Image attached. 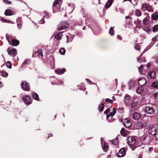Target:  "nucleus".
Returning <instances> with one entry per match:
<instances>
[{
  "instance_id": "1",
  "label": "nucleus",
  "mask_w": 158,
  "mask_h": 158,
  "mask_svg": "<svg viewBox=\"0 0 158 158\" xmlns=\"http://www.w3.org/2000/svg\"><path fill=\"white\" fill-rule=\"evenodd\" d=\"M127 143L132 150H134L136 147L134 146L136 142L135 139L133 137H129L127 138Z\"/></svg>"
},
{
  "instance_id": "2",
  "label": "nucleus",
  "mask_w": 158,
  "mask_h": 158,
  "mask_svg": "<svg viewBox=\"0 0 158 158\" xmlns=\"http://www.w3.org/2000/svg\"><path fill=\"white\" fill-rule=\"evenodd\" d=\"M69 26L68 23L65 21H62L58 25L57 29L60 31L66 29Z\"/></svg>"
},
{
  "instance_id": "3",
  "label": "nucleus",
  "mask_w": 158,
  "mask_h": 158,
  "mask_svg": "<svg viewBox=\"0 0 158 158\" xmlns=\"http://www.w3.org/2000/svg\"><path fill=\"white\" fill-rule=\"evenodd\" d=\"M21 88L24 90L28 91L30 90L29 83L26 82H23L21 85Z\"/></svg>"
},
{
  "instance_id": "4",
  "label": "nucleus",
  "mask_w": 158,
  "mask_h": 158,
  "mask_svg": "<svg viewBox=\"0 0 158 158\" xmlns=\"http://www.w3.org/2000/svg\"><path fill=\"white\" fill-rule=\"evenodd\" d=\"M126 153L124 148H122L119 151L117 154V156L119 157L124 156L125 155Z\"/></svg>"
},
{
  "instance_id": "5",
  "label": "nucleus",
  "mask_w": 158,
  "mask_h": 158,
  "mask_svg": "<svg viewBox=\"0 0 158 158\" xmlns=\"http://www.w3.org/2000/svg\"><path fill=\"white\" fill-rule=\"evenodd\" d=\"M23 99L24 102L26 104H29L32 102V99L31 98H30L29 96L27 95L25 98L23 97Z\"/></svg>"
},
{
  "instance_id": "6",
  "label": "nucleus",
  "mask_w": 158,
  "mask_h": 158,
  "mask_svg": "<svg viewBox=\"0 0 158 158\" xmlns=\"http://www.w3.org/2000/svg\"><path fill=\"white\" fill-rule=\"evenodd\" d=\"M116 113L115 109L114 108L113 109V111L111 112H110L107 114L106 116V119L108 120L109 122H112V121H110L109 118L111 119L112 118V117Z\"/></svg>"
},
{
  "instance_id": "7",
  "label": "nucleus",
  "mask_w": 158,
  "mask_h": 158,
  "mask_svg": "<svg viewBox=\"0 0 158 158\" xmlns=\"http://www.w3.org/2000/svg\"><path fill=\"white\" fill-rule=\"evenodd\" d=\"M124 124L125 127H130L131 126V123L129 120L126 118L124 120Z\"/></svg>"
},
{
  "instance_id": "8",
  "label": "nucleus",
  "mask_w": 158,
  "mask_h": 158,
  "mask_svg": "<svg viewBox=\"0 0 158 158\" xmlns=\"http://www.w3.org/2000/svg\"><path fill=\"white\" fill-rule=\"evenodd\" d=\"M146 82V79L142 77L139 78L138 81V83L141 86L144 85Z\"/></svg>"
},
{
  "instance_id": "9",
  "label": "nucleus",
  "mask_w": 158,
  "mask_h": 158,
  "mask_svg": "<svg viewBox=\"0 0 158 158\" xmlns=\"http://www.w3.org/2000/svg\"><path fill=\"white\" fill-rule=\"evenodd\" d=\"M145 112L147 114H153L154 112V110L153 107H147L145 109Z\"/></svg>"
},
{
  "instance_id": "10",
  "label": "nucleus",
  "mask_w": 158,
  "mask_h": 158,
  "mask_svg": "<svg viewBox=\"0 0 158 158\" xmlns=\"http://www.w3.org/2000/svg\"><path fill=\"white\" fill-rule=\"evenodd\" d=\"M66 71L65 69H58L55 70V72L56 73L59 75H61L64 73Z\"/></svg>"
},
{
  "instance_id": "11",
  "label": "nucleus",
  "mask_w": 158,
  "mask_h": 158,
  "mask_svg": "<svg viewBox=\"0 0 158 158\" xmlns=\"http://www.w3.org/2000/svg\"><path fill=\"white\" fill-rule=\"evenodd\" d=\"M140 116L138 113L135 112L133 114V119L138 120L140 118Z\"/></svg>"
},
{
  "instance_id": "12",
  "label": "nucleus",
  "mask_w": 158,
  "mask_h": 158,
  "mask_svg": "<svg viewBox=\"0 0 158 158\" xmlns=\"http://www.w3.org/2000/svg\"><path fill=\"white\" fill-rule=\"evenodd\" d=\"M8 53L11 56L14 57L17 54L16 50L15 49H13L10 51Z\"/></svg>"
},
{
  "instance_id": "13",
  "label": "nucleus",
  "mask_w": 158,
  "mask_h": 158,
  "mask_svg": "<svg viewBox=\"0 0 158 158\" xmlns=\"http://www.w3.org/2000/svg\"><path fill=\"white\" fill-rule=\"evenodd\" d=\"M41 56L42 57L43 56L42 53V51L41 49H39L38 51L35 52L34 54V56Z\"/></svg>"
},
{
  "instance_id": "14",
  "label": "nucleus",
  "mask_w": 158,
  "mask_h": 158,
  "mask_svg": "<svg viewBox=\"0 0 158 158\" xmlns=\"http://www.w3.org/2000/svg\"><path fill=\"white\" fill-rule=\"evenodd\" d=\"M148 77L150 79H154L155 78V72L151 71L148 74Z\"/></svg>"
},
{
  "instance_id": "15",
  "label": "nucleus",
  "mask_w": 158,
  "mask_h": 158,
  "mask_svg": "<svg viewBox=\"0 0 158 158\" xmlns=\"http://www.w3.org/2000/svg\"><path fill=\"white\" fill-rule=\"evenodd\" d=\"M113 0H108L105 5L106 8H108L110 7L112 4Z\"/></svg>"
},
{
  "instance_id": "16",
  "label": "nucleus",
  "mask_w": 158,
  "mask_h": 158,
  "mask_svg": "<svg viewBox=\"0 0 158 158\" xmlns=\"http://www.w3.org/2000/svg\"><path fill=\"white\" fill-rule=\"evenodd\" d=\"M12 45L13 46H16L19 44V41L13 39L11 40Z\"/></svg>"
},
{
  "instance_id": "17",
  "label": "nucleus",
  "mask_w": 158,
  "mask_h": 158,
  "mask_svg": "<svg viewBox=\"0 0 158 158\" xmlns=\"http://www.w3.org/2000/svg\"><path fill=\"white\" fill-rule=\"evenodd\" d=\"M5 15L7 16H10L12 15L11 10L10 9L6 10L5 12Z\"/></svg>"
},
{
  "instance_id": "18",
  "label": "nucleus",
  "mask_w": 158,
  "mask_h": 158,
  "mask_svg": "<svg viewBox=\"0 0 158 158\" xmlns=\"http://www.w3.org/2000/svg\"><path fill=\"white\" fill-rule=\"evenodd\" d=\"M152 19L154 20H156L158 19V14L155 13L153 14L152 15Z\"/></svg>"
},
{
  "instance_id": "19",
  "label": "nucleus",
  "mask_w": 158,
  "mask_h": 158,
  "mask_svg": "<svg viewBox=\"0 0 158 158\" xmlns=\"http://www.w3.org/2000/svg\"><path fill=\"white\" fill-rule=\"evenodd\" d=\"M120 133L122 135L124 136H126L127 134V132L125 130V129L123 128L121 130Z\"/></svg>"
},
{
  "instance_id": "20",
  "label": "nucleus",
  "mask_w": 158,
  "mask_h": 158,
  "mask_svg": "<svg viewBox=\"0 0 158 158\" xmlns=\"http://www.w3.org/2000/svg\"><path fill=\"white\" fill-rule=\"evenodd\" d=\"M61 0H56L55 1V2L53 3V12H54V9L55 7L57 4H58V3H59L61 1Z\"/></svg>"
},
{
  "instance_id": "21",
  "label": "nucleus",
  "mask_w": 158,
  "mask_h": 158,
  "mask_svg": "<svg viewBox=\"0 0 158 158\" xmlns=\"http://www.w3.org/2000/svg\"><path fill=\"white\" fill-rule=\"evenodd\" d=\"M143 89L142 87H139L136 90V92L138 94H141L143 92Z\"/></svg>"
},
{
  "instance_id": "22",
  "label": "nucleus",
  "mask_w": 158,
  "mask_h": 158,
  "mask_svg": "<svg viewBox=\"0 0 158 158\" xmlns=\"http://www.w3.org/2000/svg\"><path fill=\"white\" fill-rule=\"evenodd\" d=\"M136 125L138 129H140L143 127V124L142 123L140 122H137Z\"/></svg>"
},
{
  "instance_id": "23",
  "label": "nucleus",
  "mask_w": 158,
  "mask_h": 158,
  "mask_svg": "<svg viewBox=\"0 0 158 158\" xmlns=\"http://www.w3.org/2000/svg\"><path fill=\"white\" fill-rule=\"evenodd\" d=\"M104 107V104L101 103L99 104L98 106V110L100 111H102Z\"/></svg>"
},
{
  "instance_id": "24",
  "label": "nucleus",
  "mask_w": 158,
  "mask_h": 158,
  "mask_svg": "<svg viewBox=\"0 0 158 158\" xmlns=\"http://www.w3.org/2000/svg\"><path fill=\"white\" fill-rule=\"evenodd\" d=\"M62 35H63L62 33H60L57 34L55 36V38L56 39L59 40L61 39V37L62 36Z\"/></svg>"
},
{
  "instance_id": "25",
  "label": "nucleus",
  "mask_w": 158,
  "mask_h": 158,
  "mask_svg": "<svg viewBox=\"0 0 158 158\" xmlns=\"http://www.w3.org/2000/svg\"><path fill=\"white\" fill-rule=\"evenodd\" d=\"M152 86L154 88L158 87V82L156 81L153 82L152 84Z\"/></svg>"
},
{
  "instance_id": "26",
  "label": "nucleus",
  "mask_w": 158,
  "mask_h": 158,
  "mask_svg": "<svg viewBox=\"0 0 158 158\" xmlns=\"http://www.w3.org/2000/svg\"><path fill=\"white\" fill-rule=\"evenodd\" d=\"M143 30L148 33H149L151 31V28L149 26H148L143 28Z\"/></svg>"
},
{
  "instance_id": "27",
  "label": "nucleus",
  "mask_w": 158,
  "mask_h": 158,
  "mask_svg": "<svg viewBox=\"0 0 158 158\" xmlns=\"http://www.w3.org/2000/svg\"><path fill=\"white\" fill-rule=\"evenodd\" d=\"M102 148L103 150L106 152L108 148V146L106 143H104Z\"/></svg>"
},
{
  "instance_id": "28",
  "label": "nucleus",
  "mask_w": 158,
  "mask_h": 158,
  "mask_svg": "<svg viewBox=\"0 0 158 158\" xmlns=\"http://www.w3.org/2000/svg\"><path fill=\"white\" fill-rule=\"evenodd\" d=\"M129 85L130 88L133 87L134 85V81L132 80H130L129 82Z\"/></svg>"
},
{
  "instance_id": "29",
  "label": "nucleus",
  "mask_w": 158,
  "mask_h": 158,
  "mask_svg": "<svg viewBox=\"0 0 158 158\" xmlns=\"http://www.w3.org/2000/svg\"><path fill=\"white\" fill-rule=\"evenodd\" d=\"M112 143L114 145H117L118 144V139L117 137L115 139H114L113 140L111 141Z\"/></svg>"
},
{
  "instance_id": "30",
  "label": "nucleus",
  "mask_w": 158,
  "mask_h": 158,
  "mask_svg": "<svg viewBox=\"0 0 158 158\" xmlns=\"http://www.w3.org/2000/svg\"><path fill=\"white\" fill-rule=\"evenodd\" d=\"M135 14L137 16H140L141 15V12L139 9H137L135 11Z\"/></svg>"
},
{
  "instance_id": "31",
  "label": "nucleus",
  "mask_w": 158,
  "mask_h": 158,
  "mask_svg": "<svg viewBox=\"0 0 158 158\" xmlns=\"http://www.w3.org/2000/svg\"><path fill=\"white\" fill-rule=\"evenodd\" d=\"M155 131L156 129L154 128L153 129L152 128H150L149 129L150 133L152 135H153L155 134Z\"/></svg>"
},
{
  "instance_id": "32",
  "label": "nucleus",
  "mask_w": 158,
  "mask_h": 158,
  "mask_svg": "<svg viewBox=\"0 0 158 158\" xmlns=\"http://www.w3.org/2000/svg\"><path fill=\"white\" fill-rule=\"evenodd\" d=\"M33 98L36 100L38 101H40V99L39 98V96L37 94H34L33 96Z\"/></svg>"
},
{
  "instance_id": "33",
  "label": "nucleus",
  "mask_w": 158,
  "mask_h": 158,
  "mask_svg": "<svg viewBox=\"0 0 158 158\" xmlns=\"http://www.w3.org/2000/svg\"><path fill=\"white\" fill-rule=\"evenodd\" d=\"M138 104V102L136 101L133 102L131 105V106L132 108H134Z\"/></svg>"
},
{
  "instance_id": "34",
  "label": "nucleus",
  "mask_w": 158,
  "mask_h": 158,
  "mask_svg": "<svg viewBox=\"0 0 158 158\" xmlns=\"http://www.w3.org/2000/svg\"><path fill=\"white\" fill-rule=\"evenodd\" d=\"M148 23V20L147 18H145L143 20V24L146 25Z\"/></svg>"
},
{
  "instance_id": "35",
  "label": "nucleus",
  "mask_w": 158,
  "mask_h": 158,
  "mask_svg": "<svg viewBox=\"0 0 158 158\" xmlns=\"http://www.w3.org/2000/svg\"><path fill=\"white\" fill-rule=\"evenodd\" d=\"M59 52L61 54L64 55L65 53V50L64 48H62L60 49Z\"/></svg>"
},
{
  "instance_id": "36",
  "label": "nucleus",
  "mask_w": 158,
  "mask_h": 158,
  "mask_svg": "<svg viewBox=\"0 0 158 158\" xmlns=\"http://www.w3.org/2000/svg\"><path fill=\"white\" fill-rule=\"evenodd\" d=\"M124 98L125 100H127L128 101H130V95L128 94H126Z\"/></svg>"
},
{
  "instance_id": "37",
  "label": "nucleus",
  "mask_w": 158,
  "mask_h": 158,
  "mask_svg": "<svg viewBox=\"0 0 158 158\" xmlns=\"http://www.w3.org/2000/svg\"><path fill=\"white\" fill-rule=\"evenodd\" d=\"M21 19L20 18H19L17 20V25L18 26V27L19 28H20L21 27V24L20 23H19V22L20 21Z\"/></svg>"
},
{
  "instance_id": "38",
  "label": "nucleus",
  "mask_w": 158,
  "mask_h": 158,
  "mask_svg": "<svg viewBox=\"0 0 158 158\" xmlns=\"http://www.w3.org/2000/svg\"><path fill=\"white\" fill-rule=\"evenodd\" d=\"M113 27H111L109 31V33L111 35L114 34V30L113 29Z\"/></svg>"
},
{
  "instance_id": "39",
  "label": "nucleus",
  "mask_w": 158,
  "mask_h": 158,
  "mask_svg": "<svg viewBox=\"0 0 158 158\" xmlns=\"http://www.w3.org/2000/svg\"><path fill=\"white\" fill-rule=\"evenodd\" d=\"M6 64L7 67L11 69V64L10 61H8L6 63Z\"/></svg>"
},
{
  "instance_id": "40",
  "label": "nucleus",
  "mask_w": 158,
  "mask_h": 158,
  "mask_svg": "<svg viewBox=\"0 0 158 158\" xmlns=\"http://www.w3.org/2000/svg\"><path fill=\"white\" fill-rule=\"evenodd\" d=\"M2 20L3 22L5 23H13V22L12 21L6 19H2Z\"/></svg>"
},
{
  "instance_id": "41",
  "label": "nucleus",
  "mask_w": 158,
  "mask_h": 158,
  "mask_svg": "<svg viewBox=\"0 0 158 158\" xmlns=\"http://www.w3.org/2000/svg\"><path fill=\"white\" fill-rule=\"evenodd\" d=\"M44 15L43 18H45L46 19H48L49 17V16L48 15L47 13L46 12H44Z\"/></svg>"
},
{
  "instance_id": "42",
  "label": "nucleus",
  "mask_w": 158,
  "mask_h": 158,
  "mask_svg": "<svg viewBox=\"0 0 158 158\" xmlns=\"http://www.w3.org/2000/svg\"><path fill=\"white\" fill-rule=\"evenodd\" d=\"M157 31H158V26L155 25L153 28V31L156 32Z\"/></svg>"
},
{
  "instance_id": "43",
  "label": "nucleus",
  "mask_w": 158,
  "mask_h": 158,
  "mask_svg": "<svg viewBox=\"0 0 158 158\" xmlns=\"http://www.w3.org/2000/svg\"><path fill=\"white\" fill-rule=\"evenodd\" d=\"M140 23L141 21L139 20H137L135 21V23L137 25V27H138L139 25L140 24Z\"/></svg>"
},
{
  "instance_id": "44",
  "label": "nucleus",
  "mask_w": 158,
  "mask_h": 158,
  "mask_svg": "<svg viewBox=\"0 0 158 158\" xmlns=\"http://www.w3.org/2000/svg\"><path fill=\"white\" fill-rule=\"evenodd\" d=\"M143 66L144 65H142L139 68V70L140 73H142V72Z\"/></svg>"
},
{
  "instance_id": "45",
  "label": "nucleus",
  "mask_w": 158,
  "mask_h": 158,
  "mask_svg": "<svg viewBox=\"0 0 158 158\" xmlns=\"http://www.w3.org/2000/svg\"><path fill=\"white\" fill-rule=\"evenodd\" d=\"M105 101L106 102H109L111 103H112L113 102V101L112 100L109 99V98L106 99Z\"/></svg>"
},
{
  "instance_id": "46",
  "label": "nucleus",
  "mask_w": 158,
  "mask_h": 158,
  "mask_svg": "<svg viewBox=\"0 0 158 158\" xmlns=\"http://www.w3.org/2000/svg\"><path fill=\"white\" fill-rule=\"evenodd\" d=\"M146 9L148 11L150 12L151 10L152 7L151 6L147 5Z\"/></svg>"
},
{
  "instance_id": "47",
  "label": "nucleus",
  "mask_w": 158,
  "mask_h": 158,
  "mask_svg": "<svg viewBox=\"0 0 158 158\" xmlns=\"http://www.w3.org/2000/svg\"><path fill=\"white\" fill-rule=\"evenodd\" d=\"M2 75L4 77H7L8 76V73L5 71L2 72Z\"/></svg>"
},
{
  "instance_id": "48",
  "label": "nucleus",
  "mask_w": 158,
  "mask_h": 158,
  "mask_svg": "<svg viewBox=\"0 0 158 158\" xmlns=\"http://www.w3.org/2000/svg\"><path fill=\"white\" fill-rule=\"evenodd\" d=\"M146 136L143 135L142 136H141L140 138V139L141 141H144L146 139Z\"/></svg>"
},
{
  "instance_id": "49",
  "label": "nucleus",
  "mask_w": 158,
  "mask_h": 158,
  "mask_svg": "<svg viewBox=\"0 0 158 158\" xmlns=\"http://www.w3.org/2000/svg\"><path fill=\"white\" fill-rule=\"evenodd\" d=\"M154 97L156 98H158V92H156L154 94Z\"/></svg>"
},
{
  "instance_id": "50",
  "label": "nucleus",
  "mask_w": 158,
  "mask_h": 158,
  "mask_svg": "<svg viewBox=\"0 0 158 158\" xmlns=\"http://www.w3.org/2000/svg\"><path fill=\"white\" fill-rule=\"evenodd\" d=\"M3 2L7 4H10L11 3V2L7 0H3Z\"/></svg>"
},
{
  "instance_id": "51",
  "label": "nucleus",
  "mask_w": 158,
  "mask_h": 158,
  "mask_svg": "<svg viewBox=\"0 0 158 158\" xmlns=\"http://www.w3.org/2000/svg\"><path fill=\"white\" fill-rule=\"evenodd\" d=\"M30 62V60H27L24 61L23 63V64H27L29 63Z\"/></svg>"
},
{
  "instance_id": "52",
  "label": "nucleus",
  "mask_w": 158,
  "mask_h": 158,
  "mask_svg": "<svg viewBox=\"0 0 158 158\" xmlns=\"http://www.w3.org/2000/svg\"><path fill=\"white\" fill-rule=\"evenodd\" d=\"M44 22H45V21H44V19H43V18L41 20L39 21V23L42 24V23H44Z\"/></svg>"
},
{
  "instance_id": "53",
  "label": "nucleus",
  "mask_w": 158,
  "mask_h": 158,
  "mask_svg": "<svg viewBox=\"0 0 158 158\" xmlns=\"http://www.w3.org/2000/svg\"><path fill=\"white\" fill-rule=\"evenodd\" d=\"M110 111V109L109 108H108L106 110H105L104 112V113L105 114H107Z\"/></svg>"
},
{
  "instance_id": "54",
  "label": "nucleus",
  "mask_w": 158,
  "mask_h": 158,
  "mask_svg": "<svg viewBox=\"0 0 158 158\" xmlns=\"http://www.w3.org/2000/svg\"><path fill=\"white\" fill-rule=\"evenodd\" d=\"M147 6L146 4H143L142 5V8L143 9H144L145 8L146 9Z\"/></svg>"
},
{
  "instance_id": "55",
  "label": "nucleus",
  "mask_w": 158,
  "mask_h": 158,
  "mask_svg": "<svg viewBox=\"0 0 158 158\" xmlns=\"http://www.w3.org/2000/svg\"><path fill=\"white\" fill-rule=\"evenodd\" d=\"M137 61L139 63H140L142 62L141 59L140 58H137Z\"/></svg>"
},
{
  "instance_id": "56",
  "label": "nucleus",
  "mask_w": 158,
  "mask_h": 158,
  "mask_svg": "<svg viewBox=\"0 0 158 158\" xmlns=\"http://www.w3.org/2000/svg\"><path fill=\"white\" fill-rule=\"evenodd\" d=\"M135 48L136 50H138L140 49V48L139 46L137 45H135Z\"/></svg>"
},
{
  "instance_id": "57",
  "label": "nucleus",
  "mask_w": 158,
  "mask_h": 158,
  "mask_svg": "<svg viewBox=\"0 0 158 158\" xmlns=\"http://www.w3.org/2000/svg\"><path fill=\"white\" fill-rule=\"evenodd\" d=\"M151 63H148L146 65V66L147 68L148 69L151 66Z\"/></svg>"
},
{
  "instance_id": "58",
  "label": "nucleus",
  "mask_w": 158,
  "mask_h": 158,
  "mask_svg": "<svg viewBox=\"0 0 158 158\" xmlns=\"http://www.w3.org/2000/svg\"><path fill=\"white\" fill-rule=\"evenodd\" d=\"M153 150V148L152 147H150L148 148V152L149 153L151 152Z\"/></svg>"
},
{
  "instance_id": "59",
  "label": "nucleus",
  "mask_w": 158,
  "mask_h": 158,
  "mask_svg": "<svg viewBox=\"0 0 158 158\" xmlns=\"http://www.w3.org/2000/svg\"><path fill=\"white\" fill-rule=\"evenodd\" d=\"M9 36L8 35H6V39H7V40H8V42L10 43V39L9 38Z\"/></svg>"
},
{
  "instance_id": "60",
  "label": "nucleus",
  "mask_w": 158,
  "mask_h": 158,
  "mask_svg": "<svg viewBox=\"0 0 158 158\" xmlns=\"http://www.w3.org/2000/svg\"><path fill=\"white\" fill-rule=\"evenodd\" d=\"M117 37L119 40H121L122 39V38L119 35H118Z\"/></svg>"
},
{
  "instance_id": "61",
  "label": "nucleus",
  "mask_w": 158,
  "mask_h": 158,
  "mask_svg": "<svg viewBox=\"0 0 158 158\" xmlns=\"http://www.w3.org/2000/svg\"><path fill=\"white\" fill-rule=\"evenodd\" d=\"M86 80L87 81V82H89L90 84H91L92 81H90L89 79L86 78Z\"/></svg>"
},
{
  "instance_id": "62",
  "label": "nucleus",
  "mask_w": 158,
  "mask_h": 158,
  "mask_svg": "<svg viewBox=\"0 0 158 158\" xmlns=\"http://www.w3.org/2000/svg\"><path fill=\"white\" fill-rule=\"evenodd\" d=\"M69 36H67V42H68L69 41Z\"/></svg>"
},
{
  "instance_id": "63",
  "label": "nucleus",
  "mask_w": 158,
  "mask_h": 158,
  "mask_svg": "<svg viewBox=\"0 0 158 158\" xmlns=\"http://www.w3.org/2000/svg\"><path fill=\"white\" fill-rule=\"evenodd\" d=\"M3 86V85L2 83L1 82H0V88L2 87Z\"/></svg>"
},
{
  "instance_id": "64",
  "label": "nucleus",
  "mask_w": 158,
  "mask_h": 158,
  "mask_svg": "<svg viewBox=\"0 0 158 158\" xmlns=\"http://www.w3.org/2000/svg\"><path fill=\"white\" fill-rule=\"evenodd\" d=\"M131 18L130 16H126V17L125 18H126V19H129V18Z\"/></svg>"
}]
</instances>
